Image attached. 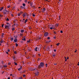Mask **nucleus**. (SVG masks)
<instances>
[{
    "label": "nucleus",
    "mask_w": 79,
    "mask_h": 79,
    "mask_svg": "<svg viewBox=\"0 0 79 79\" xmlns=\"http://www.w3.org/2000/svg\"><path fill=\"white\" fill-rule=\"evenodd\" d=\"M8 65H10L11 64V63H8Z\"/></svg>",
    "instance_id": "nucleus-52"
},
{
    "label": "nucleus",
    "mask_w": 79,
    "mask_h": 79,
    "mask_svg": "<svg viewBox=\"0 0 79 79\" xmlns=\"http://www.w3.org/2000/svg\"><path fill=\"white\" fill-rule=\"evenodd\" d=\"M9 10H6V8H5V9L3 10L2 13H3L4 15H8L9 13Z\"/></svg>",
    "instance_id": "nucleus-2"
},
{
    "label": "nucleus",
    "mask_w": 79,
    "mask_h": 79,
    "mask_svg": "<svg viewBox=\"0 0 79 79\" xmlns=\"http://www.w3.org/2000/svg\"><path fill=\"white\" fill-rule=\"evenodd\" d=\"M38 55L39 57H40V56H42V54H41V53H38Z\"/></svg>",
    "instance_id": "nucleus-12"
},
{
    "label": "nucleus",
    "mask_w": 79,
    "mask_h": 79,
    "mask_svg": "<svg viewBox=\"0 0 79 79\" xmlns=\"http://www.w3.org/2000/svg\"><path fill=\"white\" fill-rule=\"evenodd\" d=\"M4 26V24H3L2 25V27H3V26Z\"/></svg>",
    "instance_id": "nucleus-47"
},
{
    "label": "nucleus",
    "mask_w": 79,
    "mask_h": 79,
    "mask_svg": "<svg viewBox=\"0 0 79 79\" xmlns=\"http://www.w3.org/2000/svg\"><path fill=\"white\" fill-rule=\"evenodd\" d=\"M31 1L29 0L28 1V4H30V3H31Z\"/></svg>",
    "instance_id": "nucleus-29"
},
{
    "label": "nucleus",
    "mask_w": 79,
    "mask_h": 79,
    "mask_svg": "<svg viewBox=\"0 0 79 79\" xmlns=\"http://www.w3.org/2000/svg\"><path fill=\"white\" fill-rule=\"evenodd\" d=\"M4 8V7H0V11H1L3 10V9Z\"/></svg>",
    "instance_id": "nucleus-9"
},
{
    "label": "nucleus",
    "mask_w": 79,
    "mask_h": 79,
    "mask_svg": "<svg viewBox=\"0 0 79 79\" xmlns=\"http://www.w3.org/2000/svg\"><path fill=\"white\" fill-rule=\"evenodd\" d=\"M23 5L24 8L25 7V6H26V4L25 3H23Z\"/></svg>",
    "instance_id": "nucleus-27"
},
{
    "label": "nucleus",
    "mask_w": 79,
    "mask_h": 79,
    "mask_svg": "<svg viewBox=\"0 0 79 79\" xmlns=\"http://www.w3.org/2000/svg\"><path fill=\"white\" fill-rule=\"evenodd\" d=\"M20 8H21V9H23V8L24 9V7H23V6H20Z\"/></svg>",
    "instance_id": "nucleus-22"
},
{
    "label": "nucleus",
    "mask_w": 79,
    "mask_h": 79,
    "mask_svg": "<svg viewBox=\"0 0 79 79\" xmlns=\"http://www.w3.org/2000/svg\"><path fill=\"white\" fill-rule=\"evenodd\" d=\"M50 39V37H48V39Z\"/></svg>",
    "instance_id": "nucleus-56"
},
{
    "label": "nucleus",
    "mask_w": 79,
    "mask_h": 79,
    "mask_svg": "<svg viewBox=\"0 0 79 79\" xmlns=\"http://www.w3.org/2000/svg\"><path fill=\"white\" fill-rule=\"evenodd\" d=\"M20 14H23V12H22L21 11L20 12Z\"/></svg>",
    "instance_id": "nucleus-46"
},
{
    "label": "nucleus",
    "mask_w": 79,
    "mask_h": 79,
    "mask_svg": "<svg viewBox=\"0 0 79 79\" xmlns=\"http://www.w3.org/2000/svg\"><path fill=\"white\" fill-rule=\"evenodd\" d=\"M37 48H38V47H36L35 49V52H37Z\"/></svg>",
    "instance_id": "nucleus-19"
},
{
    "label": "nucleus",
    "mask_w": 79,
    "mask_h": 79,
    "mask_svg": "<svg viewBox=\"0 0 79 79\" xmlns=\"http://www.w3.org/2000/svg\"><path fill=\"white\" fill-rule=\"evenodd\" d=\"M23 77H26V75L23 74Z\"/></svg>",
    "instance_id": "nucleus-39"
},
{
    "label": "nucleus",
    "mask_w": 79,
    "mask_h": 79,
    "mask_svg": "<svg viewBox=\"0 0 79 79\" xmlns=\"http://www.w3.org/2000/svg\"><path fill=\"white\" fill-rule=\"evenodd\" d=\"M59 18L58 20L60 21V19H61V16H60V15L59 16Z\"/></svg>",
    "instance_id": "nucleus-24"
},
{
    "label": "nucleus",
    "mask_w": 79,
    "mask_h": 79,
    "mask_svg": "<svg viewBox=\"0 0 79 79\" xmlns=\"http://www.w3.org/2000/svg\"><path fill=\"white\" fill-rule=\"evenodd\" d=\"M22 68H23V66H20V68H19L18 69V71H20V70H21V69H22Z\"/></svg>",
    "instance_id": "nucleus-11"
},
{
    "label": "nucleus",
    "mask_w": 79,
    "mask_h": 79,
    "mask_svg": "<svg viewBox=\"0 0 79 79\" xmlns=\"http://www.w3.org/2000/svg\"><path fill=\"white\" fill-rule=\"evenodd\" d=\"M26 72V70H24L23 71V74H25Z\"/></svg>",
    "instance_id": "nucleus-20"
},
{
    "label": "nucleus",
    "mask_w": 79,
    "mask_h": 79,
    "mask_svg": "<svg viewBox=\"0 0 79 79\" xmlns=\"http://www.w3.org/2000/svg\"><path fill=\"white\" fill-rule=\"evenodd\" d=\"M30 6H33V2H31V3H30Z\"/></svg>",
    "instance_id": "nucleus-10"
},
{
    "label": "nucleus",
    "mask_w": 79,
    "mask_h": 79,
    "mask_svg": "<svg viewBox=\"0 0 79 79\" xmlns=\"http://www.w3.org/2000/svg\"><path fill=\"white\" fill-rule=\"evenodd\" d=\"M3 73H4V71H2V74H3Z\"/></svg>",
    "instance_id": "nucleus-50"
},
{
    "label": "nucleus",
    "mask_w": 79,
    "mask_h": 79,
    "mask_svg": "<svg viewBox=\"0 0 79 79\" xmlns=\"http://www.w3.org/2000/svg\"><path fill=\"white\" fill-rule=\"evenodd\" d=\"M38 39L39 40H40V39H41V38H40V37H39Z\"/></svg>",
    "instance_id": "nucleus-53"
},
{
    "label": "nucleus",
    "mask_w": 79,
    "mask_h": 79,
    "mask_svg": "<svg viewBox=\"0 0 79 79\" xmlns=\"http://www.w3.org/2000/svg\"><path fill=\"white\" fill-rule=\"evenodd\" d=\"M44 66V62H41L38 67V69H40L41 68H43Z\"/></svg>",
    "instance_id": "nucleus-1"
},
{
    "label": "nucleus",
    "mask_w": 79,
    "mask_h": 79,
    "mask_svg": "<svg viewBox=\"0 0 79 79\" xmlns=\"http://www.w3.org/2000/svg\"><path fill=\"white\" fill-rule=\"evenodd\" d=\"M60 43H58L57 44H56V45H57V46H59V45H60Z\"/></svg>",
    "instance_id": "nucleus-32"
},
{
    "label": "nucleus",
    "mask_w": 79,
    "mask_h": 79,
    "mask_svg": "<svg viewBox=\"0 0 79 79\" xmlns=\"http://www.w3.org/2000/svg\"><path fill=\"white\" fill-rule=\"evenodd\" d=\"M3 16V15H0V18H2Z\"/></svg>",
    "instance_id": "nucleus-31"
},
{
    "label": "nucleus",
    "mask_w": 79,
    "mask_h": 79,
    "mask_svg": "<svg viewBox=\"0 0 79 79\" xmlns=\"http://www.w3.org/2000/svg\"><path fill=\"white\" fill-rule=\"evenodd\" d=\"M48 35V32H46L44 34V36L45 37H47Z\"/></svg>",
    "instance_id": "nucleus-8"
},
{
    "label": "nucleus",
    "mask_w": 79,
    "mask_h": 79,
    "mask_svg": "<svg viewBox=\"0 0 79 79\" xmlns=\"http://www.w3.org/2000/svg\"><path fill=\"white\" fill-rule=\"evenodd\" d=\"M10 7H11V6H10V5H9L7 6V8H10Z\"/></svg>",
    "instance_id": "nucleus-35"
},
{
    "label": "nucleus",
    "mask_w": 79,
    "mask_h": 79,
    "mask_svg": "<svg viewBox=\"0 0 79 79\" xmlns=\"http://www.w3.org/2000/svg\"><path fill=\"white\" fill-rule=\"evenodd\" d=\"M52 56V57H54V58H55V57L56 56V54H53Z\"/></svg>",
    "instance_id": "nucleus-13"
},
{
    "label": "nucleus",
    "mask_w": 79,
    "mask_h": 79,
    "mask_svg": "<svg viewBox=\"0 0 79 79\" xmlns=\"http://www.w3.org/2000/svg\"><path fill=\"white\" fill-rule=\"evenodd\" d=\"M58 24H59L58 23L56 24L55 25L56 27H58Z\"/></svg>",
    "instance_id": "nucleus-25"
},
{
    "label": "nucleus",
    "mask_w": 79,
    "mask_h": 79,
    "mask_svg": "<svg viewBox=\"0 0 79 79\" xmlns=\"http://www.w3.org/2000/svg\"><path fill=\"white\" fill-rule=\"evenodd\" d=\"M78 64H77L78 66H79V62H78Z\"/></svg>",
    "instance_id": "nucleus-63"
},
{
    "label": "nucleus",
    "mask_w": 79,
    "mask_h": 79,
    "mask_svg": "<svg viewBox=\"0 0 79 79\" xmlns=\"http://www.w3.org/2000/svg\"><path fill=\"white\" fill-rule=\"evenodd\" d=\"M7 79H10V77H8Z\"/></svg>",
    "instance_id": "nucleus-64"
},
{
    "label": "nucleus",
    "mask_w": 79,
    "mask_h": 79,
    "mask_svg": "<svg viewBox=\"0 0 79 79\" xmlns=\"http://www.w3.org/2000/svg\"><path fill=\"white\" fill-rule=\"evenodd\" d=\"M0 42L1 44H2V43H3V42H4V41H3V40H1V41H0Z\"/></svg>",
    "instance_id": "nucleus-28"
},
{
    "label": "nucleus",
    "mask_w": 79,
    "mask_h": 79,
    "mask_svg": "<svg viewBox=\"0 0 79 79\" xmlns=\"http://www.w3.org/2000/svg\"><path fill=\"white\" fill-rule=\"evenodd\" d=\"M54 65H56V64H57V63H54Z\"/></svg>",
    "instance_id": "nucleus-61"
},
{
    "label": "nucleus",
    "mask_w": 79,
    "mask_h": 79,
    "mask_svg": "<svg viewBox=\"0 0 79 79\" xmlns=\"http://www.w3.org/2000/svg\"><path fill=\"white\" fill-rule=\"evenodd\" d=\"M14 63H15V65H18V64H17V63L14 62Z\"/></svg>",
    "instance_id": "nucleus-38"
},
{
    "label": "nucleus",
    "mask_w": 79,
    "mask_h": 79,
    "mask_svg": "<svg viewBox=\"0 0 79 79\" xmlns=\"http://www.w3.org/2000/svg\"><path fill=\"white\" fill-rule=\"evenodd\" d=\"M32 7L33 9H35V6H32Z\"/></svg>",
    "instance_id": "nucleus-34"
},
{
    "label": "nucleus",
    "mask_w": 79,
    "mask_h": 79,
    "mask_svg": "<svg viewBox=\"0 0 79 79\" xmlns=\"http://www.w3.org/2000/svg\"><path fill=\"white\" fill-rule=\"evenodd\" d=\"M6 21H9V18H7L6 19Z\"/></svg>",
    "instance_id": "nucleus-42"
},
{
    "label": "nucleus",
    "mask_w": 79,
    "mask_h": 79,
    "mask_svg": "<svg viewBox=\"0 0 79 79\" xmlns=\"http://www.w3.org/2000/svg\"><path fill=\"white\" fill-rule=\"evenodd\" d=\"M14 37L15 38L14 40V42L16 43L17 42H18V40L17 39V38H18V36H15V35H14Z\"/></svg>",
    "instance_id": "nucleus-4"
},
{
    "label": "nucleus",
    "mask_w": 79,
    "mask_h": 79,
    "mask_svg": "<svg viewBox=\"0 0 79 79\" xmlns=\"http://www.w3.org/2000/svg\"><path fill=\"white\" fill-rule=\"evenodd\" d=\"M50 29H51V30H52L53 29H54V28L52 27H50Z\"/></svg>",
    "instance_id": "nucleus-43"
},
{
    "label": "nucleus",
    "mask_w": 79,
    "mask_h": 79,
    "mask_svg": "<svg viewBox=\"0 0 79 79\" xmlns=\"http://www.w3.org/2000/svg\"><path fill=\"white\" fill-rule=\"evenodd\" d=\"M11 16L12 17H13V16H14L13 15V14H11Z\"/></svg>",
    "instance_id": "nucleus-51"
},
{
    "label": "nucleus",
    "mask_w": 79,
    "mask_h": 79,
    "mask_svg": "<svg viewBox=\"0 0 79 79\" xmlns=\"http://www.w3.org/2000/svg\"><path fill=\"white\" fill-rule=\"evenodd\" d=\"M41 10L42 13H44L45 12L46 9L45 8H43V9H41Z\"/></svg>",
    "instance_id": "nucleus-7"
},
{
    "label": "nucleus",
    "mask_w": 79,
    "mask_h": 79,
    "mask_svg": "<svg viewBox=\"0 0 79 79\" xmlns=\"http://www.w3.org/2000/svg\"><path fill=\"white\" fill-rule=\"evenodd\" d=\"M12 58V59L15 62V60H16V56L14 55L11 57Z\"/></svg>",
    "instance_id": "nucleus-5"
},
{
    "label": "nucleus",
    "mask_w": 79,
    "mask_h": 79,
    "mask_svg": "<svg viewBox=\"0 0 79 79\" xmlns=\"http://www.w3.org/2000/svg\"><path fill=\"white\" fill-rule=\"evenodd\" d=\"M25 3H27V0H24Z\"/></svg>",
    "instance_id": "nucleus-40"
},
{
    "label": "nucleus",
    "mask_w": 79,
    "mask_h": 79,
    "mask_svg": "<svg viewBox=\"0 0 79 79\" xmlns=\"http://www.w3.org/2000/svg\"><path fill=\"white\" fill-rule=\"evenodd\" d=\"M15 45H16V47H18V44H17V43H16Z\"/></svg>",
    "instance_id": "nucleus-44"
},
{
    "label": "nucleus",
    "mask_w": 79,
    "mask_h": 79,
    "mask_svg": "<svg viewBox=\"0 0 79 79\" xmlns=\"http://www.w3.org/2000/svg\"><path fill=\"white\" fill-rule=\"evenodd\" d=\"M32 15V16L33 17L35 16V15H34V14H33Z\"/></svg>",
    "instance_id": "nucleus-49"
},
{
    "label": "nucleus",
    "mask_w": 79,
    "mask_h": 79,
    "mask_svg": "<svg viewBox=\"0 0 79 79\" xmlns=\"http://www.w3.org/2000/svg\"><path fill=\"white\" fill-rule=\"evenodd\" d=\"M22 40H24V41H26V38H24L22 39Z\"/></svg>",
    "instance_id": "nucleus-41"
},
{
    "label": "nucleus",
    "mask_w": 79,
    "mask_h": 79,
    "mask_svg": "<svg viewBox=\"0 0 79 79\" xmlns=\"http://www.w3.org/2000/svg\"><path fill=\"white\" fill-rule=\"evenodd\" d=\"M3 66L4 67V68H6L7 67V65H6V64L5 65Z\"/></svg>",
    "instance_id": "nucleus-18"
},
{
    "label": "nucleus",
    "mask_w": 79,
    "mask_h": 79,
    "mask_svg": "<svg viewBox=\"0 0 79 79\" xmlns=\"http://www.w3.org/2000/svg\"><path fill=\"white\" fill-rule=\"evenodd\" d=\"M36 76H38L39 74V72H37V73H35Z\"/></svg>",
    "instance_id": "nucleus-17"
},
{
    "label": "nucleus",
    "mask_w": 79,
    "mask_h": 79,
    "mask_svg": "<svg viewBox=\"0 0 79 79\" xmlns=\"http://www.w3.org/2000/svg\"><path fill=\"white\" fill-rule=\"evenodd\" d=\"M5 35V34L4 33H2V35L1 37H2V38H3L4 37V36Z\"/></svg>",
    "instance_id": "nucleus-15"
},
{
    "label": "nucleus",
    "mask_w": 79,
    "mask_h": 79,
    "mask_svg": "<svg viewBox=\"0 0 79 79\" xmlns=\"http://www.w3.org/2000/svg\"><path fill=\"white\" fill-rule=\"evenodd\" d=\"M6 24H6L5 26V29H10L9 27L11 26V25L8 22H6Z\"/></svg>",
    "instance_id": "nucleus-3"
},
{
    "label": "nucleus",
    "mask_w": 79,
    "mask_h": 79,
    "mask_svg": "<svg viewBox=\"0 0 79 79\" xmlns=\"http://www.w3.org/2000/svg\"><path fill=\"white\" fill-rule=\"evenodd\" d=\"M12 31H15V28H12Z\"/></svg>",
    "instance_id": "nucleus-23"
},
{
    "label": "nucleus",
    "mask_w": 79,
    "mask_h": 79,
    "mask_svg": "<svg viewBox=\"0 0 79 79\" xmlns=\"http://www.w3.org/2000/svg\"><path fill=\"white\" fill-rule=\"evenodd\" d=\"M10 40L11 41H13V40H14V38L13 37H12L10 38Z\"/></svg>",
    "instance_id": "nucleus-21"
},
{
    "label": "nucleus",
    "mask_w": 79,
    "mask_h": 79,
    "mask_svg": "<svg viewBox=\"0 0 79 79\" xmlns=\"http://www.w3.org/2000/svg\"><path fill=\"white\" fill-rule=\"evenodd\" d=\"M24 32V29L21 30L20 31L21 33H23Z\"/></svg>",
    "instance_id": "nucleus-14"
},
{
    "label": "nucleus",
    "mask_w": 79,
    "mask_h": 79,
    "mask_svg": "<svg viewBox=\"0 0 79 79\" xmlns=\"http://www.w3.org/2000/svg\"><path fill=\"white\" fill-rule=\"evenodd\" d=\"M14 53H15V55H16V54H17V51H14Z\"/></svg>",
    "instance_id": "nucleus-33"
},
{
    "label": "nucleus",
    "mask_w": 79,
    "mask_h": 79,
    "mask_svg": "<svg viewBox=\"0 0 79 79\" xmlns=\"http://www.w3.org/2000/svg\"><path fill=\"white\" fill-rule=\"evenodd\" d=\"M54 33L55 34H56H56H57V33H56V31H54Z\"/></svg>",
    "instance_id": "nucleus-30"
},
{
    "label": "nucleus",
    "mask_w": 79,
    "mask_h": 79,
    "mask_svg": "<svg viewBox=\"0 0 79 79\" xmlns=\"http://www.w3.org/2000/svg\"><path fill=\"white\" fill-rule=\"evenodd\" d=\"M27 43H29V42H31V40H29L27 41Z\"/></svg>",
    "instance_id": "nucleus-37"
},
{
    "label": "nucleus",
    "mask_w": 79,
    "mask_h": 79,
    "mask_svg": "<svg viewBox=\"0 0 79 79\" xmlns=\"http://www.w3.org/2000/svg\"><path fill=\"white\" fill-rule=\"evenodd\" d=\"M6 54H7V55H8V52H6Z\"/></svg>",
    "instance_id": "nucleus-57"
},
{
    "label": "nucleus",
    "mask_w": 79,
    "mask_h": 79,
    "mask_svg": "<svg viewBox=\"0 0 79 79\" xmlns=\"http://www.w3.org/2000/svg\"><path fill=\"white\" fill-rule=\"evenodd\" d=\"M17 15L18 16H20L21 15V14L20 13H19L17 14Z\"/></svg>",
    "instance_id": "nucleus-36"
},
{
    "label": "nucleus",
    "mask_w": 79,
    "mask_h": 79,
    "mask_svg": "<svg viewBox=\"0 0 79 79\" xmlns=\"http://www.w3.org/2000/svg\"><path fill=\"white\" fill-rule=\"evenodd\" d=\"M27 15V13L26 12H24V13H23L22 16L23 17V18H25Z\"/></svg>",
    "instance_id": "nucleus-6"
},
{
    "label": "nucleus",
    "mask_w": 79,
    "mask_h": 79,
    "mask_svg": "<svg viewBox=\"0 0 79 79\" xmlns=\"http://www.w3.org/2000/svg\"><path fill=\"white\" fill-rule=\"evenodd\" d=\"M63 32L62 31H60V33H63Z\"/></svg>",
    "instance_id": "nucleus-55"
},
{
    "label": "nucleus",
    "mask_w": 79,
    "mask_h": 79,
    "mask_svg": "<svg viewBox=\"0 0 79 79\" xmlns=\"http://www.w3.org/2000/svg\"><path fill=\"white\" fill-rule=\"evenodd\" d=\"M1 63H2V64H4V61H2L1 62Z\"/></svg>",
    "instance_id": "nucleus-45"
},
{
    "label": "nucleus",
    "mask_w": 79,
    "mask_h": 79,
    "mask_svg": "<svg viewBox=\"0 0 79 79\" xmlns=\"http://www.w3.org/2000/svg\"><path fill=\"white\" fill-rule=\"evenodd\" d=\"M23 38H26V36H23Z\"/></svg>",
    "instance_id": "nucleus-58"
},
{
    "label": "nucleus",
    "mask_w": 79,
    "mask_h": 79,
    "mask_svg": "<svg viewBox=\"0 0 79 79\" xmlns=\"http://www.w3.org/2000/svg\"><path fill=\"white\" fill-rule=\"evenodd\" d=\"M46 67H47V64H46Z\"/></svg>",
    "instance_id": "nucleus-60"
},
{
    "label": "nucleus",
    "mask_w": 79,
    "mask_h": 79,
    "mask_svg": "<svg viewBox=\"0 0 79 79\" xmlns=\"http://www.w3.org/2000/svg\"><path fill=\"white\" fill-rule=\"evenodd\" d=\"M1 43L0 42V46H2Z\"/></svg>",
    "instance_id": "nucleus-59"
},
{
    "label": "nucleus",
    "mask_w": 79,
    "mask_h": 79,
    "mask_svg": "<svg viewBox=\"0 0 79 79\" xmlns=\"http://www.w3.org/2000/svg\"><path fill=\"white\" fill-rule=\"evenodd\" d=\"M20 36H23V35H23V33H20Z\"/></svg>",
    "instance_id": "nucleus-26"
},
{
    "label": "nucleus",
    "mask_w": 79,
    "mask_h": 79,
    "mask_svg": "<svg viewBox=\"0 0 79 79\" xmlns=\"http://www.w3.org/2000/svg\"><path fill=\"white\" fill-rule=\"evenodd\" d=\"M56 49L54 50V51L55 52H56Z\"/></svg>",
    "instance_id": "nucleus-54"
},
{
    "label": "nucleus",
    "mask_w": 79,
    "mask_h": 79,
    "mask_svg": "<svg viewBox=\"0 0 79 79\" xmlns=\"http://www.w3.org/2000/svg\"><path fill=\"white\" fill-rule=\"evenodd\" d=\"M28 21V19H27L25 20V23L26 24V23Z\"/></svg>",
    "instance_id": "nucleus-16"
},
{
    "label": "nucleus",
    "mask_w": 79,
    "mask_h": 79,
    "mask_svg": "<svg viewBox=\"0 0 79 79\" xmlns=\"http://www.w3.org/2000/svg\"><path fill=\"white\" fill-rule=\"evenodd\" d=\"M7 51L8 52H10V49H8L7 50Z\"/></svg>",
    "instance_id": "nucleus-48"
},
{
    "label": "nucleus",
    "mask_w": 79,
    "mask_h": 79,
    "mask_svg": "<svg viewBox=\"0 0 79 79\" xmlns=\"http://www.w3.org/2000/svg\"><path fill=\"white\" fill-rule=\"evenodd\" d=\"M31 29V27H30L29 28V29L30 30Z\"/></svg>",
    "instance_id": "nucleus-62"
}]
</instances>
